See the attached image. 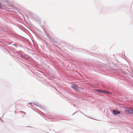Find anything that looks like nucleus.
I'll list each match as a JSON object with an SVG mask.
<instances>
[{
	"label": "nucleus",
	"instance_id": "f257e3e1",
	"mask_svg": "<svg viewBox=\"0 0 133 133\" xmlns=\"http://www.w3.org/2000/svg\"><path fill=\"white\" fill-rule=\"evenodd\" d=\"M71 87L75 90V91L79 92L81 88L78 87L75 84L71 86Z\"/></svg>",
	"mask_w": 133,
	"mask_h": 133
},
{
	"label": "nucleus",
	"instance_id": "f03ea898",
	"mask_svg": "<svg viewBox=\"0 0 133 133\" xmlns=\"http://www.w3.org/2000/svg\"><path fill=\"white\" fill-rule=\"evenodd\" d=\"M131 108L130 107L129 108H126L125 109V112L127 114H130L131 111L130 109Z\"/></svg>",
	"mask_w": 133,
	"mask_h": 133
},
{
	"label": "nucleus",
	"instance_id": "7ed1b4c3",
	"mask_svg": "<svg viewBox=\"0 0 133 133\" xmlns=\"http://www.w3.org/2000/svg\"><path fill=\"white\" fill-rule=\"evenodd\" d=\"M120 113V111H117V110H113V113L115 115H118Z\"/></svg>",
	"mask_w": 133,
	"mask_h": 133
},
{
	"label": "nucleus",
	"instance_id": "20e7f679",
	"mask_svg": "<svg viewBox=\"0 0 133 133\" xmlns=\"http://www.w3.org/2000/svg\"><path fill=\"white\" fill-rule=\"evenodd\" d=\"M96 91L97 92H103V90H97Z\"/></svg>",
	"mask_w": 133,
	"mask_h": 133
},
{
	"label": "nucleus",
	"instance_id": "39448f33",
	"mask_svg": "<svg viewBox=\"0 0 133 133\" xmlns=\"http://www.w3.org/2000/svg\"><path fill=\"white\" fill-rule=\"evenodd\" d=\"M131 111L130 112V114H133V109L131 108L130 109Z\"/></svg>",
	"mask_w": 133,
	"mask_h": 133
},
{
	"label": "nucleus",
	"instance_id": "423d86ee",
	"mask_svg": "<svg viewBox=\"0 0 133 133\" xmlns=\"http://www.w3.org/2000/svg\"><path fill=\"white\" fill-rule=\"evenodd\" d=\"M103 92L105 93H109V92H108L106 90H103Z\"/></svg>",
	"mask_w": 133,
	"mask_h": 133
}]
</instances>
